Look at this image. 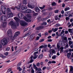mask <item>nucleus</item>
I'll return each instance as SVG.
<instances>
[{
  "label": "nucleus",
  "mask_w": 73,
  "mask_h": 73,
  "mask_svg": "<svg viewBox=\"0 0 73 73\" xmlns=\"http://www.w3.org/2000/svg\"><path fill=\"white\" fill-rule=\"evenodd\" d=\"M56 58V56L54 55L52 57V59H55Z\"/></svg>",
  "instance_id": "nucleus-34"
},
{
  "label": "nucleus",
  "mask_w": 73,
  "mask_h": 73,
  "mask_svg": "<svg viewBox=\"0 0 73 73\" xmlns=\"http://www.w3.org/2000/svg\"><path fill=\"white\" fill-rule=\"evenodd\" d=\"M40 28V29L41 30V29H44V26H41L39 27Z\"/></svg>",
  "instance_id": "nucleus-31"
},
{
  "label": "nucleus",
  "mask_w": 73,
  "mask_h": 73,
  "mask_svg": "<svg viewBox=\"0 0 73 73\" xmlns=\"http://www.w3.org/2000/svg\"><path fill=\"white\" fill-rule=\"evenodd\" d=\"M33 56H32L30 57V58L31 60L30 61V63H31V62H32L33 61Z\"/></svg>",
  "instance_id": "nucleus-26"
},
{
  "label": "nucleus",
  "mask_w": 73,
  "mask_h": 73,
  "mask_svg": "<svg viewBox=\"0 0 73 73\" xmlns=\"http://www.w3.org/2000/svg\"><path fill=\"white\" fill-rule=\"evenodd\" d=\"M28 7L29 8H31V9H33V8H35V6L34 5H31L29 4L28 5Z\"/></svg>",
  "instance_id": "nucleus-13"
},
{
  "label": "nucleus",
  "mask_w": 73,
  "mask_h": 73,
  "mask_svg": "<svg viewBox=\"0 0 73 73\" xmlns=\"http://www.w3.org/2000/svg\"><path fill=\"white\" fill-rule=\"evenodd\" d=\"M31 72L32 73H35V71H34V70L32 69V70H31Z\"/></svg>",
  "instance_id": "nucleus-55"
},
{
  "label": "nucleus",
  "mask_w": 73,
  "mask_h": 73,
  "mask_svg": "<svg viewBox=\"0 0 73 73\" xmlns=\"http://www.w3.org/2000/svg\"><path fill=\"white\" fill-rule=\"evenodd\" d=\"M70 72H71V73H73V66H70Z\"/></svg>",
  "instance_id": "nucleus-21"
},
{
  "label": "nucleus",
  "mask_w": 73,
  "mask_h": 73,
  "mask_svg": "<svg viewBox=\"0 0 73 73\" xmlns=\"http://www.w3.org/2000/svg\"><path fill=\"white\" fill-rule=\"evenodd\" d=\"M53 6H56V3L54 2H53L51 4Z\"/></svg>",
  "instance_id": "nucleus-30"
},
{
  "label": "nucleus",
  "mask_w": 73,
  "mask_h": 73,
  "mask_svg": "<svg viewBox=\"0 0 73 73\" xmlns=\"http://www.w3.org/2000/svg\"><path fill=\"white\" fill-rule=\"evenodd\" d=\"M10 8L11 9H13V10H15V9L17 8V9H20V7H11Z\"/></svg>",
  "instance_id": "nucleus-11"
},
{
  "label": "nucleus",
  "mask_w": 73,
  "mask_h": 73,
  "mask_svg": "<svg viewBox=\"0 0 73 73\" xmlns=\"http://www.w3.org/2000/svg\"><path fill=\"white\" fill-rule=\"evenodd\" d=\"M24 19L27 22H28V23H30V22H31V20L27 19L26 17H25Z\"/></svg>",
  "instance_id": "nucleus-14"
},
{
  "label": "nucleus",
  "mask_w": 73,
  "mask_h": 73,
  "mask_svg": "<svg viewBox=\"0 0 73 73\" xmlns=\"http://www.w3.org/2000/svg\"><path fill=\"white\" fill-rule=\"evenodd\" d=\"M59 43L61 46H65L66 45L64 42L61 41H59Z\"/></svg>",
  "instance_id": "nucleus-10"
},
{
  "label": "nucleus",
  "mask_w": 73,
  "mask_h": 73,
  "mask_svg": "<svg viewBox=\"0 0 73 73\" xmlns=\"http://www.w3.org/2000/svg\"><path fill=\"white\" fill-rule=\"evenodd\" d=\"M27 17L28 19H31V18L32 17H31V16L29 14H28L27 15Z\"/></svg>",
  "instance_id": "nucleus-28"
},
{
  "label": "nucleus",
  "mask_w": 73,
  "mask_h": 73,
  "mask_svg": "<svg viewBox=\"0 0 73 73\" xmlns=\"http://www.w3.org/2000/svg\"><path fill=\"white\" fill-rule=\"evenodd\" d=\"M1 21L3 22V21H6V19H7V16L5 15H3L1 17Z\"/></svg>",
  "instance_id": "nucleus-5"
},
{
  "label": "nucleus",
  "mask_w": 73,
  "mask_h": 73,
  "mask_svg": "<svg viewBox=\"0 0 73 73\" xmlns=\"http://www.w3.org/2000/svg\"><path fill=\"white\" fill-rule=\"evenodd\" d=\"M26 12L27 13H32V11L31 10H29V9H27L26 10Z\"/></svg>",
  "instance_id": "nucleus-16"
},
{
  "label": "nucleus",
  "mask_w": 73,
  "mask_h": 73,
  "mask_svg": "<svg viewBox=\"0 0 73 73\" xmlns=\"http://www.w3.org/2000/svg\"><path fill=\"white\" fill-rule=\"evenodd\" d=\"M9 12H11V10L9 8H8L7 13H9Z\"/></svg>",
  "instance_id": "nucleus-29"
},
{
  "label": "nucleus",
  "mask_w": 73,
  "mask_h": 73,
  "mask_svg": "<svg viewBox=\"0 0 73 73\" xmlns=\"http://www.w3.org/2000/svg\"><path fill=\"white\" fill-rule=\"evenodd\" d=\"M17 17H18L20 19H23L24 18V15L23 14L21 13H19L17 14Z\"/></svg>",
  "instance_id": "nucleus-4"
},
{
  "label": "nucleus",
  "mask_w": 73,
  "mask_h": 73,
  "mask_svg": "<svg viewBox=\"0 0 73 73\" xmlns=\"http://www.w3.org/2000/svg\"><path fill=\"white\" fill-rule=\"evenodd\" d=\"M23 4L26 5L27 4V0H23Z\"/></svg>",
  "instance_id": "nucleus-20"
},
{
  "label": "nucleus",
  "mask_w": 73,
  "mask_h": 73,
  "mask_svg": "<svg viewBox=\"0 0 73 73\" xmlns=\"http://www.w3.org/2000/svg\"><path fill=\"white\" fill-rule=\"evenodd\" d=\"M11 71H12V70L11 68H10L8 69L7 72V73H9V72H11Z\"/></svg>",
  "instance_id": "nucleus-32"
},
{
  "label": "nucleus",
  "mask_w": 73,
  "mask_h": 73,
  "mask_svg": "<svg viewBox=\"0 0 73 73\" xmlns=\"http://www.w3.org/2000/svg\"><path fill=\"white\" fill-rule=\"evenodd\" d=\"M44 41V39H40L39 40V42H42V41Z\"/></svg>",
  "instance_id": "nucleus-40"
},
{
  "label": "nucleus",
  "mask_w": 73,
  "mask_h": 73,
  "mask_svg": "<svg viewBox=\"0 0 73 73\" xmlns=\"http://www.w3.org/2000/svg\"><path fill=\"white\" fill-rule=\"evenodd\" d=\"M35 10L36 12H38L40 11V9L38 7H36L35 9Z\"/></svg>",
  "instance_id": "nucleus-17"
},
{
  "label": "nucleus",
  "mask_w": 73,
  "mask_h": 73,
  "mask_svg": "<svg viewBox=\"0 0 73 73\" xmlns=\"http://www.w3.org/2000/svg\"><path fill=\"white\" fill-rule=\"evenodd\" d=\"M68 31L69 33H73V30L72 29H68Z\"/></svg>",
  "instance_id": "nucleus-25"
},
{
  "label": "nucleus",
  "mask_w": 73,
  "mask_h": 73,
  "mask_svg": "<svg viewBox=\"0 0 73 73\" xmlns=\"http://www.w3.org/2000/svg\"><path fill=\"white\" fill-rule=\"evenodd\" d=\"M10 24L11 26V28L13 29L14 28H16V25L15 23H14V22L13 21H11L10 22Z\"/></svg>",
  "instance_id": "nucleus-3"
},
{
  "label": "nucleus",
  "mask_w": 73,
  "mask_h": 73,
  "mask_svg": "<svg viewBox=\"0 0 73 73\" xmlns=\"http://www.w3.org/2000/svg\"><path fill=\"white\" fill-rule=\"evenodd\" d=\"M45 7V6L43 5V7H40V8L41 9H44Z\"/></svg>",
  "instance_id": "nucleus-33"
},
{
  "label": "nucleus",
  "mask_w": 73,
  "mask_h": 73,
  "mask_svg": "<svg viewBox=\"0 0 73 73\" xmlns=\"http://www.w3.org/2000/svg\"><path fill=\"white\" fill-rule=\"evenodd\" d=\"M36 30H40V27H36Z\"/></svg>",
  "instance_id": "nucleus-48"
},
{
  "label": "nucleus",
  "mask_w": 73,
  "mask_h": 73,
  "mask_svg": "<svg viewBox=\"0 0 73 73\" xmlns=\"http://www.w3.org/2000/svg\"><path fill=\"white\" fill-rule=\"evenodd\" d=\"M16 53V54H19V53L20 52V51H19V50H18L17 51H15Z\"/></svg>",
  "instance_id": "nucleus-35"
},
{
  "label": "nucleus",
  "mask_w": 73,
  "mask_h": 73,
  "mask_svg": "<svg viewBox=\"0 0 73 73\" xmlns=\"http://www.w3.org/2000/svg\"><path fill=\"white\" fill-rule=\"evenodd\" d=\"M38 20H39V21H40V20H41V17H38Z\"/></svg>",
  "instance_id": "nucleus-37"
},
{
  "label": "nucleus",
  "mask_w": 73,
  "mask_h": 73,
  "mask_svg": "<svg viewBox=\"0 0 73 73\" xmlns=\"http://www.w3.org/2000/svg\"><path fill=\"white\" fill-rule=\"evenodd\" d=\"M53 7H50L48 8V9L50 10H53Z\"/></svg>",
  "instance_id": "nucleus-56"
},
{
  "label": "nucleus",
  "mask_w": 73,
  "mask_h": 73,
  "mask_svg": "<svg viewBox=\"0 0 73 73\" xmlns=\"http://www.w3.org/2000/svg\"><path fill=\"white\" fill-rule=\"evenodd\" d=\"M36 66H40V63H37L36 64Z\"/></svg>",
  "instance_id": "nucleus-52"
},
{
  "label": "nucleus",
  "mask_w": 73,
  "mask_h": 73,
  "mask_svg": "<svg viewBox=\"0 0 73 73\" xmlns=\"http://www.w3.org/2000/svg\"><path fill=\"white\" fill-rule=\"evenodd\" d=\"M65 5V3H63L62 5V7H64Z\"/></svg>",
  "instance_id": "nucleus-57"
},
{
  "label": "nucleus",
  "mask_w": 73,
  "mask_h": 73,
  "mask_svg": "<svg viewBox=\"0 0 73 73\" xmlns=\"http://www.w3.org/2000/svg\"><path fill=\"white\" fill-rule=\"evenodd\" d=\"M50 69V67L49 66V67H48L47 68V70H49V69Z\"/></svg>",
  "instance_id": "nucleus-62"
},
{
  "label": "nucleus",
  "mask_w": 73,
  "mask_h": 73,
  "mask_svg": "<svg viewBox=\"0 0 73 73\" xmlns=\"http://www.w3.org/2000/svg\"><path fill=\"white\" fill-rule=\"evenodd\" d=\"M21 3H20L19 4V5L18 6V8H19V7H20V8H21Z\"/></svg>",
  "instance_id": "nucleus-49"
},
{
  "label": "nucleus",
  "mask_w": 73,
  "mask_h": 73,
  "mask_svg": "<svg viewBox=\"0 0 73 73\" xmlns=\"http://www.w3.org/2000/svg\"><path fill=\"white\" fill-rule=\"evenodd\" d=\"M22 9L23 10H25L27 9V7L25 5H22Z\"/></svg>",
  "instance_id": "nucleus-18"
},
{
  "label": "nucleus",
  "mask_w": 73,
  "mask_h": 73,
  "mask_svg": "<svg viewBox=\"0 0 73 73\" xmlns=\"http://www.w3.org/2000/svg\"><path fill=\"white\" fill-rule=\"evenodd\" d=\"M36 54H38V51L35 52L34 53L33 55L34 56L33 57V59L34 60L36 59V58H37L38 57V55H37Z\"/></svg>",
  "instance_id": "nucleus-8"
},
{
  "label": "nucleus",
  "mask_w": 73,
  "mask_h": 73,
  "mask_svg": "<svg viewBox=\"0 0 73 73\" xmlns=\"http://www.w3.org/2000/svg\"><path fill=\"white\" fill-rule=\"evenodd\" d=\"M69 45H71L72 44V42L71 41H70L68 42Z\"/></svg>",
  "instance_id": "nucleus-43"
},
{
  "label": "nucleus",
  "mask_w": 73,
  "mask_h": 73,
  "mask_svg": "<svg viewBox=\"0 0 73 73\" xmlns=\"http://www.w3.org/2000/svg\"><path fill=\"white\" fill-rule=\"evenodd\" d=\"M62 41L63 42V43H66V42H67V41L66 40H62Z\"/></svg>",
  "instance_id": "nucleus-54"
},
{
  "label": "nucleus",
  "mask_w": 73,
  "mask_h": 73,
  "mask_svg": "<svg viewBox=\"0 0 73 73\" xmlns=\"http://www.w3.org/2000/svg\"><path fill=\"white\" fill-rule=\"evenodd\" d=\"M14 19H15V21H16L18 22L20 21V19L19 18H17V17H15L14 18Z\"/></svg>",
  "instance_id": "nucleus-24"
},
{
  "label": "nucleus",
  "mask_w": 73,
  "mask_h": 73,
  "mask_svg": "<svg viewBox=\"0 0 73 73\" xmlns=\"http://www.w3.org/2000/svg\"><path fill=\"white\" fill-rule=\"evenodd\" d=\"M60 25L58 23H57L56 24V27H59Z\"/></svg>",
  "instance_id": "nucleus-42"
},
{
  "label": "nucleus",
  "mask_w": 73,
  "mask_h": 73,
  "mask_svg": "<svg viewBox=\"0 0 73 73\" xmlns=\"http://www.w3.org/2000/svg\"><path fill=\"white\" fill-rule=\"evenodd\" d=\"M9 49H10V48L9 47H8L6 49V50L7 51L9 50Z\"/></svg>",
  "instance_id": "nucleus-59"
},
{
  "label": "nucleus",
  "mask_w": 73,
  "mask_h": 73,
  "mask_svg": "<svg viewBox=\"0 0 73 73\" xmlns=\"http://www.w3.org/2000/svg\"><path fill=\"white\" fill-rule=\"evenodd\" d=\"M65 32V31H64V30H62V32H61V33L60 34V35L61 36H62V37H63L64 36V33Z\"/></svg>",
  "instance_id": "nucleus-19"
},
{
  "label": "nucleus",
  "mask_w": 73,
  "mask_h": 73,
  "mask_svg": "<svg viewBox=\"0 0 73 73\" xmlns=\"http://www.w3.org/2000/svg\"><path fill=\"white\" fill-rule=\"evenodd\" d=\"M38 48H36L34 49V50L36 51L37 50H38Z\"/></svg>",
  "instance_id": "nucleus-60"
},
{
  "label": "nucleus",
  "mask_w": 73,
  "mask_h": 73,
  "mask_svg": "<svg viewBox=\"0 0 73 73\" xmlns=\"http://www.w3.org/2000/svg\"><path fill=\"white\" fill-rule=\"evenodd\" d=\"M20 31H18L16 32L14 34V36L13 37H11V40H14V39H15V38L17 37V36H18L19 35H20Z\"/></svg>",
  "instance_id": "nucleus-1"
},
{
  "label": "nucleus",
  "mask_w": 73,
  "mask_h": 73,
  "mask_svg": "<svg viewBox=\"0 0 73 73\" xmlns=\"http://www.w3.org/2000/svg\"><path fill=\"white\" fill-rule=\"evenodd\" d=\"M39 38H40V36H37L36 38V40H39Z\"/></svg>",
  "instance_id": "nucleus-63"
},
{
  "label": "nucleus",
  "mask_w": 73,
  "mask_h": 73,
  "mask_svg": "<svg viewBox=\"0 0 73 73\" xmlns=\"http://www.w3.org/2000/svg\"><path fill=\"white\" fill-rule=\"evenodd\" d=\"M43 57V56H42V55H40L39 56L38 58H42Z\"/></svg>",
  "instance_id": "nucleus-39"
},
{
  "label": "nucleus",
  "mask_w": 73,
  "mask_h": 73,
  "mask_svg": "<svg viewBox=\"0 0 73 73\" xmlns=\"http://www.w3.org/2000/svg\"><path fill=\"white\" fill-rule=\"evenodd\" d=\"M34 16H36V15H38V13H34L33 14Z\"/></svg>",
  "instance_id": "nucleus-44"
},
{
  "label": "nucleus",
  "mask_w": 73,
  "mask_h": 73,
  "mask_svg": "<svg viewBox=\"0 0 73 73\" xmlns=\"http://www.w3.org/2000/svg\"><path fill=\"white\" fill-rule=\"evenodd\" d=\"M54 18L55 20H60V19L58 18V17L57 15L55 16Z\"/></svg>",
  "instance_id": "nucleus-23"
},
{
  "label": "nucleus",
  "mask_w": 73,
  "mask_h": 73,
  "mask_svg": "<svg viewBox=\"0 0 73 73\" xmlns=\"http://www.w3.org/2000/svg\"><path fill=\"white\" fill-rule=\"evenodd\" d=\"M48 42H52V40L50 39H48Z\"/></svg>",
  "instance_id": "nucleus-50"
},
{
  "label": "nucleus",
  "mask_w": 73,
  "mask_h": 73,
  "mask_svg": "<svg viewBox=\"0 0 73 73\" xmlns=\"http://www.w3.org/2000/svg\"><path fill=\"white\" fill-rule=\"evenodd\" d=\"M7 35L9 37H10L12 36V30L11 29H9L7 31Z\"/></svg>",
  "instance_id": "nucleus-9"
},
{
  "label": "nucleus",
  "mask_w": 73,
  "mask_h": 73,
  "mask_svg": "<svg viewBox=\"0 0 73 73\" xmlns=\"http://www.w3.org/2000/svg\"><path fill=\"white\" fill-rule=\"evenodd\" d=\"M34 38V37H33V35H31L30 38L29 40H32Z\"/></svg>",
  "instance_id": "nucleus-27"
},
{
  "label": "nucleus",
  "mask_w": 73,
  "mask_h": 73,
  "mask_svg": "<svg viewBox=\"0 0 73 73\" xmlns=\"http://www.w3.org/2000/svg\"><path fill=\"white\" fill-rule=\"evenodd\" d=\"M52 53H55V50H53L52 51Z\"/></svg>",
  "instance_id": "nucleus-58"
},
{
  "label": "nucleus",
  "mask_w": 73,
  "mask_h": 73,
  "mask_svg": "<svg viewBox=\"0 0 73 73\" xmlns=\"http://www.w3.org/2000/svg\"><path fill=\"white\" fill-rule=\"evenodd\" d=\"M47 24L46 23V22H44L42 24V25H46Z\"/></svg>",
  "instance_id": "nucleus-47"
},
{
  "label": "nucleus",
  "mask_w": 73,
  "mask_h": 73,
  "mask_svg": "<svg viewBox=\"0 0 73 73\" xmlns=\"http://www.w3.org/2000/svg\"><path fill=\"white\" fill-rule=\"evenodd\" d=\"M2 23L1 25L3 28H5L6 27V25L7 24V22H5V21H4L3 22L2 21Z\"/></svg>",
  "instance_id": "nucleus-6"
},
{
  "label": "nucleus",
  "mask_w": 73,
  "mask_h": 73,
  "mask_svg": "<svg viewBox=\"0 0 73 73\" xmlns=\"http://www.w3.org/2000/svg\"><path fill=\"white\" fill-rule=\"evenodd\" d=\"M31 33H32L31 32H29L28 33L25 35V37H26V36H29V35H30Z\"/></svg>",
  "instance_id": "nucleus-22"
},
{
  "label": "nucleus",
  "mask_w": 73,
  "mask_h": 73,
  "mask_svg": "<svg viewBox=\"0 0 73 73\" xmlns=\"http://www.w3.org/2000/svg\"><path fill=\"white\" fill-rule=\"evenodd\" d=\"M2 12L3 14L4 15H5V10L4 11L3 10H2Z\"/></svg>",
  "instance_id": "nucleus-46"
},
{
  "label": "nucleus",
  "mask_w": 73,
  "mask_h": 73,
  "mask_svg": "<svg viewBox=\"0 0 73 73\" xmlns=\"http://www.w3.org/2000/svg\"><path fill=\"white\" fill-rule=\"evenodd\" d=\"M58 29V28H55L54 29V28H52V31H53V32H56V31H57Z\"/></svg>",
  "instance_id": "nucleus-15"
},
{
  "label": "nucleus",
  "mask_w": 73,
  "mask_h": 73,
  "mask_svg": "<svg viewBox=\"0 0 73 73\" xmlns=\"http://www.w3.org/2000/svg\"><path fill=\"white\" fill-rule=\"evenodd\" d=\"M21 63H19L18 64L17 66H20L21 65Z\"/></svg>",
  "instance_id": "nucleus-53"
},
{
  "label": "nucleus",
  "mask_w": 73,
  "mask_h": 73,
  "mask_svg": "<svg viewBox=\"0 0 73 73\" xmlns=\"http://www.w3.org/2000/svg\"><path fill=\"white\" fill-rule=\"evenodd\" d=\"M8 18H11L13 17V14L12 13L8 14L7 15Z\"/></svg>",
  "instance_id": "nucleus-12"
},
{
  "label": "nucleus",
  "mask_w": 73,
  "mask_h": 73,
  "mask_svg": "<svg viewBox=\"0 0 73 73\" xmlns=\"http://www.w3.org/2000/svg\"><path fill=\"white\" fill-rule=\"evenodd\" d=\"M58 11H59L58 10H56L54 11V12L55 13H58Z\"/></svg>",
  "instance_id": "nucleus-45"
},
{
  "label": "nucleus",
  "mask_w": 73,
  "mask_h": 73,
  "mask_svg": "<svg viewBox=\"0 0 73 73\" xmlns=\"http://www.w3.org/2000/svg\"><path fill=\"white\" fill-rule=\"evenodd\" d=\"M52 64H56V61H52Z\"/></svg>",
  "instance_id": "nucleus-61"
},
{
  "label": "nucleus",
  "mask_w": 73,
  "mask_h": 73,
  "mask_svg": "<svg viewBox=\"0 0 73 73\" xmlns=\"http://www.w3.org/2000/svg\"><path fill=\"white\" fill-rule=\"evenodd\" d=\"M20 24L21 25L23 26L27 25V24H28L27 23L23 21H20Z\"/></svg>",
  "instance_id": "nucleus-7"
},
{
  "label": "nucleus",
  "mask_w": 73,
  "mask_h": 73,
  "mask_svg": "<svg viewBox=\"0 0 73 73\" xmlns=\"http://www.w3.org/2000/svg\"><path fill=\"white\" fill-rule=\"evenodd\" d=\"M70 19V18L69 17H66V21H68V20H69Z\"/></svg>",
  "instance_id": "nucleus-41"
},
{
  "label": "nucleus",
  "mask_w": 73,
  "mask_h": 73,
  "mask_svg": "<svg viewBox=\"0 0 73 73\" xmlns=\"http://www.w3.org/2000/svg\"><path fill=\"white\" fill-rule=\"evenodd\" d=\"M5 7L4 6H1V9L2 11H3V9H4Z\"/></svg>",
  "instance_id": "nucleus-36"
},
{
  "label": "nucleus",
  "mask_w": 73,
  "mask_h": 73,
  "mask_svg": "<svg viewBox=\"0 0 73 73\" xmlns=\"http://www.w3.org/2000/svg\"><path fill=\"white\" fill-rule=\"evenodd\" d=\"M60 47V45H58V44H57V47L58 49H59Z\"/></svg>",
  "instance_id": "nucleus-64"
},
{
  "label": "nucleus",
  "mask_w": 73,
  "mask_h": 73,
  "mask_svg": "<svg viewBox=\"0 0 73 73\" xmlns=\"http://www.w3.org/2000/svg\"><path fill=\"white\" fill-rule=\"evenodd\" d=\"M1 43L2 45L5 46L8 43V40L6 38H4L1 40Z\"/></svg>",
  "instance_id": "nucleus-2"
},
{
  "label": "nucleus",
  "mask_w": 73,
  "mask_h": 73,
  "mask_svg": "<svg viewBox=\"0 0 73 73\" xmlns=\"http://www.w3.org/2000/svg\"><path fill=\"white\" fill-rule=\"evenodd\" d=\"M28 28H26L24 30V32H26V31H28Z\"/></svg>",
  "instance_id": "nucleus-51"
},
{
  "label": "nucleus",
  "mask_w": 73,
  "mask_h": 73,
  "mask_svg": "<svg viewBox=\"0 0 73 73\" xmlns=\"http://www.w3.org/2000/svg\"><path fill=\"white\" fill-rule=\"evenodd\" d=\"M49 35V34H48V32H45L44 33L45 36H46V35Z\"/></svg>",
  "instance_id": "nucleus-38"
}]
</instances>
